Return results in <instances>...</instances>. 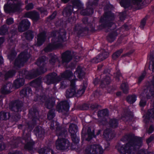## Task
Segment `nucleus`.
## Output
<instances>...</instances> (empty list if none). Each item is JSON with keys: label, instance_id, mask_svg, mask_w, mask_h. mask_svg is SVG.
<instances>
[{"label": "nucleus", "instance_id": "obj_28", "mask_svg": "<svg viewBox=\"0 0 154 154\" xmlns=\"http://www.w3.org/2000/svg\"><path fill=\"white\" fill-rule=\"evenodd\" d=\"M9 44L12 47L8 56L9 59L12 60L15 57L17 54V53L14 49V48L16 46V45L15 42L13 41H11Z\"/></svg>", "mask_w": 154, "mask_h": 154}, {"label": "nucleus", "instance_id": "obj_30", "mask_svg": "<svg viewBox=\"0 0 154 154\" xmlns=\"http://www.w3.org/2000/svg\"><path fill=\"white\" fill-rule=\"evenodd\" d=\"M46 32L44 31L38 34L37 43L38 45H41L44 42L46 38Z\"/></svg>", "mask_w": 154, "mask_h": 154}, {"label": "nucleus", "instance_id": "obj_61", "mask_svg": "<svg viewBox=\"0 0 154 154\" xmlns=\"http://www.w3.org/2000/svg\"><path fill=\"white\" fill-rule=\"evenodd\" d=\"M99 57H101L103 59L102 61L108 57L109 56V53L106 52L104 51L99 54Z\"/></svg>", "mask_w": 154, "mask_h": 154}, {"label": "nucleus", "instance_id": "obj_16", "mask_svg": "<svg viewBox=\"0 0 154 154\" xmlns=\"http://www.w3.org/2000/svg\"><path fill=\"white\" fill-rule=\"evenodd\" d=\"M76 79H73L70 81V87L66 91V96L67 98H69L75 96L76 86L75 85Z\"/></svg>", "mask_w": 154, "mask_h": 154}, {"label": "nucleus", "instance_id": "obj_32", "mask_svg": "<svg viewBox=\"0 0 154 154\" xmlns=\"http://www.w3.org/2000/svg\"><path fill=\"white\" fill-rule=\"evenodd\" d=\"M143 0H132L133 5L131 8H133L135 10H138L142 8Z\"/></svg>", "mask_w": 154, "mask_h": 154}, {"label": "nucleus", "instance_id": "obj_15", "mask_svg": "<svg viewBox=\"0 0 154 154\" xmlns=\"http://www.w3.org/2000/svg\"><path fill=\"white\" fill-rule=\"evenodd\" d=\"M45 79V82L48 85L56 83L61 81L60 76H57V74L55 72L49 73L46 75Z\"/></svg>", "mask_w": 154, "mask_h": 154}, {"label": "nucleus", "instance_id": "obj_55", "mask_svg": "<svg viewBox=\"0 0 154 154\" xmlns=\"http://www.w3.org/2000/svg\"><path fill=\"white\" fill-rule=\"evenodd\" d=\"M48 98L45 95H43L42 96H37L36 101H38L41 103H45L48 100Z\"/></svg>", "mask_w": 154, "mask_h": 154}, {"label": "nucleus", "instance_id": "obj_41", "mask_svg": "<svg viewBox=\"0 0 154 154\" xmlns=\"http://www.w3.org/2000/svg\"><path fill=\"white\" fill-rule=\"evenodd\" d=\"M118 120L115 119H111L109 121V126L112 128H116L118 127Z\"/></svg>", "mask_w": 154, "mask_h": 154}, {"label": "nucleus", "instance_id": "obj_17", "mask_svg": "<svg viewBox=\"0 0 154 154\" xmlns=\"http://www.w3.org/2000/svg\"><path fill=\"white\" fill-rule=\"evenodd\" d=\"M24 17L31 19L34 23L37 22L40 19L39 13L34 11L26 13L24 15Z\"/></svg>", "mask_w": 154, "mask_h": 154}, {"label": "nucleus", "instance_id": "obj_53", "mask_svg": "<svg viewBox=\"0 0 154 154\" xmlns=\"http://www.w3.org/2000/svg\"><path fill=\"white\" fill-rule=\"evenodd\" d=\"M123 50L122 49H121L115 52L112 55V59L114 60L116 59L123 52Z\"/></svg>", "mask_w": 154, "mask_h": 154}, {"label": "nucleus", "instance_id": "obj_58", "mask_svg": "<svg viewBox=\"0 0 154 154\" xmlns=\"http://www.w3.org/2000/svg\"><path fill=\"white\" fill-rule=\"evenodd\" d=\"M3 139L2 136L0 135V151L4 149L6 147L5 143L2 142Z\"/></svg>", "mask_w": 154, "mask_h": 154}, {"label": "nucleus", "instance_id": "obj_9", "mask_svg": "<svg viewBox=\"0 0 154 154\" xmlns=\"http://www.w3.org/2000/svg\"><path fill=\"white\" fill-rule=\"evenodd\" d=\"M85 151L86 154H102L103 150L99 145L94 144L88 145Z\"/></svg>", "mask_w": 154, "mask_h": 154}, {"label": "nucleus", "instance_id": "obj_63", "mask_svg": "<svg viewBox=\"0 0 154 154\" xmlns=\"http://www.w3.org/2000/svg\"><path fill=\"white\" fill-rule=\"evenodd\" d=\"M150 59V64L152 66V72H154V57L151 55Z\"/></svg>", "mask_w": 154, "mask_h": 154}, {"label": "nucleus", "instance_id": "obj_18", "mask_svg": "<svg viewBox=\"0 0 154 154\" xmlns=\"http://www.w3.org/2000/svg\"><path fill=\"white\" fill-rule=\"evenodd\" d=\"M46 58L45 56H42L38 58L36 62V63L39 68V70L42 73H44L46 71L45 66L46 63Z\"/></svg>", "mask_w": 154, "mask_h": 154}, {"label": "nucleus", "instance_id": "obj_54", "mask_svg": "<svg viewBox=\"0 0 154 154\" xmlns=\"http://www.w3.org/2000/svg\"><path fill=\"white\" fill-rule=\"evenodd\" d=\"M121 88L124 93L127 94L128 90V86L127 82L122 83L121 86Z\"/></svg>", "mask_w": 154, "mask_h": 154}, {"label": "nucleus", "instance_id": "obj_43", "mask_svg": "<svg viewBox=\"0 0 154 154\" xmlns=\"http://www.w3.org/2000/svg\"><path fill=\"white\" fill-rule=\"evenodd\" d=\"M103 135L104 136V137L106 139V140H109L112 138L111 131L109 128L106 129L104 130Z\"/></svg>", "mask_w": 154, "mask_h": 154}, {"label": "nucleus", "instance_id": "obj_29", "mask_svg": "<svg viewBox=\"0 0 154 154\" xmlns=\"http://www.w3.org/2000/svg\"><path fill=\"white\" fill-rule=\"evenodd\" d=\"M21 78H20L16 79L14 83V86L15 88H18L23 86L24 83V77L22 76H19Z\"/></svg>", "mask_w": 154, "mask_h": 154}, {"label": "nucleus", "instance_id": "obj_6", "mask_svg": "<svg viewBox=\"0 0 154 154\" xmlns=\"http://www.w3.org/2000/svg\"><path fill=\"white\" fill-rule=\"evenodd\" d=\"M65 137H59L56 140L55 145L56 148L59 150H65L69 147L70 143L68 140L64 138L65 137Z\"/></svg>", "mask_w": 154, "mask_h": 154}, {"label": "nucleus", "instance_id": "obj_31", "mask_svg": "<svg viewBox=\"0 0 154 154\" xmlns=\"http://www.w3.org/2000/svg\"><path fill=\"white\" fill-rule=\"evenodd\" d=\"M120 32L119 30H117L109 34L107 37L108 41L111 42H113L115 40L116 37L120 33Z\"/></svg>", "mask_w": 154, "mask_h": 154}, {"label": "nucleus", "instance_id": "obj_20", "mask_svg": "<svg viewBox=\"0 0 154 154\" xmlns=\"http://www.w3.org/2000/svg\"><path fill=\"white\" fill-rule=\"evenodd\" d=\"M69 108V104L66 100L60 102L57 106L56 109L59 112H61L63 110L67 111Z\"/></svg>", "mask_w": 154, "mask_h": 154}, {"label": "nucleus", "instance_id": "obj_59", "mask_svg": "<svg viewBox=\"0 0 154 154\" xmlns=\"http://www.w3.org/2000/svg\"><path fill=\"white\" fill-rule=\"evenodd\" d=\"M99 0H94L92 2H89L88 3V7H91L93 8L97 6L98 5Z\"/></svg>", "mask_w": 154, "mask_h": 154}, {"label": "nucleus", "instance_id": "obj_38", "mask_svg": "<svg viewBox=\"0 0 154 154\" xmlns=\"http://www.w3.org/2000/svg\"><path fill=\"white\" fill-rule=\"evenodd\" d=\"M111 82V79L110 77L108 76H106L101 81L100 86L103 88L106 85L110 84Z\"/></svg>", "mask_w": 154, "mask_h": 154}, {"label": "nucleus", "instance_id": "obj_13", "mask_svg": "<svg viewBox=\"0 0 154 154\" xmlns=\"http://www.w3.org/2000/svg\"><path fill=\"white\" fill-rule=\"evenodd\" d=\"M39 70V69H38L33 70L31 72H29L27 74V71L25 70L20 71L19 72V76H23L29 79H34L40 74L43 73Z\"/></svg>", "mask_w": 154, "mask_h": 154}, {"label": "nucleus", "instance_id": "obj_36", "mask_svg": "<svg viewBox=\"0 0 154 154\" xmlns=\"http://www.w3.org/2000/svg\"><path fill=\"white\" fill-rule=\"evenodd\" d=\"M133 117V114L131 112L128 111L125 112L123 116L122 117L123 120L128 121L131 120Z\"/></svg>", "mask_w": 154, "mask_h": 154}, {"label": "nucleus", "instance_id": "obj_27", "mask_svg": "<svg viewBox=\"0 0 154 154\" xmlns=\"http://www.w3.org/2000/svg\"><path fill=\"white\" fill-rule=\"evenodd\" d=\"M32 91L30 86L26 87L23 88L20 91V96L23 97H24L29 96L31 94Z\"/></svg>", "mask_w": 154, "mask_h": 154}, {"label": "nucleus", "instance_id": "obj_12", "mask_svg": "<svg viewBox=\"0 0 154 154\" xmlns=\"http://www.w3.org/2000/svg\"><path fill=\"white\" fill-rule=\"evenodd\" d=\"M143 94L147 99L154 95V75L150 84L143 90Z\"/></svg>", "mask_w": 154, "mask_h": 154}, {"label": "nucleus", "instance_id": "obj_33", "mask_svg": "<svg viewBox=\"0 0 154 154\" xmlns=\"http://www.w3.org/2000/svg\"><path fill=\"white\" fill-rule=\"evenodd\" d=\"M74 74V75H76L79 79H82L84 76L85 73L82 67L79 66L76 68Z\"/></svg>", "mask_w": 154, "mask_h": 154}, {"label": "nucleus", "instance_id": "obj_50", "mask_svg": "<svg viewBox=\"0 0 154 154\" xmlns=\"http://www.w3.org/2000/svg\"><path fill=\"white\" fill-rule=\"evenodd\" d=\"M136 100V96L135 95H129L126 98L127 101L130 104L134 103Z\"/></svg>", "mask_w": 154, "mask_h": 154}, {"label": "nucleus", "instance_id": "obj_62", "mask_svg": "<svg viewBox=\"0 0 154 154\" xmlns=\"http://www.w3.org/2000/svg\"><path fill=\"white\" fill-rule=\"evenodd\" d=\"M103 59L101 57H99V55L96 57L93 58L91 60L93 63H98L101 61Z\"/></svg>", "mask_w": 154, "mask_h": 154}, {"label": "nucleus", "instance_id": "obj_64", "mask_svg": "<svg viewBox=\"0 0 154 154\" xmlns=\"http://www.w3.org/2000/svg\"><path fill=\"white\" fill-rule=\"evenodd\" d=\"M114 75L116 80L118 81H119L120 80V78L122 76L120 72L119 71H118L116 73H114Z\"/></svg>", "mask_w": 154, "mask_h": 154}, {"label": "nucleus", "instance_id": "obj_46", "mask_svg": "<svg viewBox=\"0 0 154 154\" xmlns=\"http://www.w3.org/2000/svg\"><path fill=\"white\" fill-rule=\"evenodd\" d=\"M31 85L35 87L38 88L40 86L41 84V79L38 77L34 80H33L31 82Z\"/></svg>", "mask_w": 154, "mask_h": 154}, {"label": "nucleus", "instance_id": "obj_51", "mask_svg": "<svg viewBox=\"0 0 154 154\" xmlns=\"http://www.w3.org/2000/svg\"><path fill=\"white\" fill-rule=\"evenodd\" d=\"M8 29L7 26L4 25L0 27V35H3L7 33Z\"/></svg>", "mask_w": 154, "mask_h": 154}, {"label": "nucleus", "instance_id": "obj_44", "mask_svg": "<svg viewBox=\"0 0 154 154\" xmlns=\"http://www.w3.org/2000/svg\"><path fill=\"white\" fill-rule=\"evenodd\" d=\"M26 38L28 40H31L34 36V32L31 30H28L24 33Z\"/></svg>", "mask_w": 154, "mask_h": 154}, {"label": "nucleus", "instance_id": "obj_57", "mask_svg": "<svg viewBox=\"0 0 154 154\" xmlns=\"http://www.w3.org/2000/svg\"><path fill=\"white\" fill-rule=\"evenodd\" d=\"M15 73L14 70H10L6 73L5 75V80L7 79L8 78L12 77Z\"/></svg>", "mask_w": 154, "mask_h": 154}, {"label": "nucleus", "instance_id": "obj_1", "mask_svg": "<svg viewBox=\"0 0 154 154\" xmlns=\"http://www.w3.org/2000/svg\"><path fill=\"white\" fill-rule=\"evenodd\" d=\"M121 140L128 142L122 145L119 149L120 154H130L135 153L139 149L142 144V139L135 137L132 134H126L121 139Z\"/></svg>", "mask_w": 154, "mask_h": 154}, {"label": "nucleus", "instance_id": "obj_5", "mask_svg": "<svg viewBox=\"0 0 154 154\" xmlns=\"http://www.w3.org/2000/svg\"><path fill=\"white\" fill-rule=\"evenodd\" d=\"M23 5L20 1L18 2L17 3L13 2L11 3L8 1L7 5H5L4 6L5 11L8 12L20 13L22 11L21 7Z\"/></svg>", "mask_w": 154, "mask_h": 154}, {"label": "nucleus", "instance_id": "obj_2", "mask_svg": "<svg viewBox=\"0 0 154 154\" xmlns=\"http://www.w3.org/2000/svg\"><path fill=\"white\" fill-rule=\"evenodd\" d=\"M66 32L63 29L60 30L59 32L54 31L51 34V36L53 37L52 42L49 44L44 49L46 52H50L61 45V42L66 40Z\"/></svg>", "mask_w": 154, "mask_h": 154}, {"label": "nucleus", "instance_id": "obj_25", "mask_svg": "<svg viewBox=\"0 0 154 154\" xmlns=\"http://www.w3.org/2000/svg\"><path fill=\"white\" fill-rule=\"evenodd\" d=\"M73 7L71 5H69L65 7L63 9L62 14L65 17L70 16L73 11Z\"/></svg>", "mask_w": 154, "mask_h": 154}, {"label": "nucleus", "instance_id": "obj_60", "mask_svg": "<svg viewBox=\"0 0 154 154\" xmlns=\"http://www.w3.org/2000/svg\"><path fill=\"white\" fill-rule=\"evenodd\" d=\"M71 137L72 141L75 143H78L79 141V139L78 137H77L76 134L70 135Z\"/></svg>", "mask_w": 154, "mask_h": 154}, {"label": "nucleus", "instance_id": "obj_14", "mask_svg": "<svg viewBox=\"0 0 154 154\" xmlns=\"http://www.w3.org/2000/svg\"><path fill=\"white\" fill-rule=\"evenodd\" d=\"M24 132H23V139L24 140V143H26L25 145L24 148L28 150H32L33 149V146L35 142L32 140H31L30 135L29 133L26 134L24 135Z\"/></svg>", "mask_w": 154, "mask_h": 154}, {"label": "nucleus", "instance_id": "obj_10", "mask_svg": "<svg viewBox=\"0 0 154 154\" xmlns=\"http://www.w3.org/2000/svg\"><path fill=\"white\" fill-rule=\"evenodd\" d=\"M23 104L19 100H15L11 101L9 104V109L12 111L18 113L23 109Z\"/></svg>", "mask_w": 154, "mask_h": 154}, {"label": "nucleus", "instance_id": "obj_7", "mask_svg": "<svg viewBox=\"0 0 154 154\" xmlns=\"http://www.w3.org/2000/svg\"><path fill=\"white\" fill-rule=\"evenodd\" d=\"M54 128L56 129L55 132L58 137H65L67 134V130L66 128L60 127L59 124L57 121H52L50 125V128L52 130Z\"/></svg>", "mask_w": 154, "mask_h": 154}, {"label": "nucleus", "instance_id": "obj_24", "mask_svg": "<svg viewBox=\"0 0 154 154\" xmlns=\"http://www.w3.org/2000/svg\"><path fill=\"white\" fill-rule=\"evenodd\" d=\"M23 141H24V140L23 139V137L22 138L19 137H14L11 143V147L14 148L17 147L19 143H24V142Z\"/></svg>", "mask_w": 154, "mask_h": 154}, {"label": "nucleus", "instance_id": "obj_21", "mask_svg": "<svg viewBox=\"0 0 154 154\" xmlns=\"http://www.w3.org/2000/svg\"><path fill=\"white\" fill-rule=\"evenodd\" d=\"M12 84L10 82H8L4 85L1 88V92L3 94H7L11 92V90L13 87Z\"/></svg>", "mask_w": 154, "mask_h": 154}, {"label": "nucleus", "instance_id": "obj_22", "mask_svg": "<svg viewBox=\"0 0 154 154\" xmlns=\"http://www.w3.org/2000/svg\"><path fill=\"white\" fill-rule=\"evenodd\" d=\"M61 58L63 63H68L72 59V56L71 52L69 51H66L62 54Z\"/></svg>", "mask_w": 154, "mask_h": 154}, {"label": "nucleus", "instance_id": "obj_45", "mask_svg": "<svg viewBox=\"0 0 154 154\" xmlns=\"http://www.w3.org/2000/svg\"><path fill=\"white\" fill-rule=\"evenodd\" d=\"M108 115V111L106 109L99 111L98 112V116L100 118H104L106 116Z\"/></svg>", "mask_w": 154, "mask_h": 154}, {"label": "nucleus", "instance_id": "obj_34", "mask_svg": "<svg viewBox=\"0 0 154 154\" xmlns=\"http://www.w3.org/2000/svg\"><path fill=\"white\" fill-rule=\"evenodd\" d=\"M49 63L51 65H55V63L57 62L60 63V61L59 60L58 57L54 54H50L49 55Z\"/></svg>", "mask_w": 154, "mask_h": 154}, {"label": "nucleus", "instance_id": "obj_39", "mask_svg": "<svg viewBox=\"0 0 154 154\" xmlns=\"http://www.w3.org/2000/svg\"><path fill=\"white\" fill-rule=\"evenodd\" d=\"M73 74L72 72L69 70H67L61 74L60 75L61 78L67 79L70 78L72 76Z\"/></svg>", "mask_w": 154, "mask_h": 154}, {"label": "nucleus", "instance_id": "obj_8", "mask_svg": "<svg viewBox=\"0 0 154 154\" xmlns=\"http://www.w3.org/2000/svg\"><path fill=\"white\" fill-rule=\"evenodd\" d=\"M30 57L29 54L26 51L22 52L15 60L14 65L18 67L23 66L24 63L28 60Z\"/></svg>", "mask_w": 154, "mask_h": 154}, {"label": "nucleus", "instance_id": "obj_47", "mask_svg": "<svg viewBox=\"0 0 154 154\" xmlns=\"http://www.w3.org/2000/svg\"><path fill=\"white\" fill-rule=\"evenodd\" d=\"M10 113L9 112H5L4 111L0 112V120H6L10 117Z\"/></svg>", "mask_w": 154, "mask_h": 154}, {"label": "nucleus", "instance_id": "obj_19", "mask_svg": "<svg viewBox=\"0 0 154 154\" xmlns=\"http://www.w3.org/2000/svg\"><path fill=\"white\" fill-rule=\"evenodd\" d=\"M30 23L27 19L22 20L19 23L18 28L19 32H23L28 30L30 27Z\"/></svg>", "mask_w": 154, "mask_h": 154}, {"label": "nucleus", "instance_id": "obj_35", "mask_svg": "<svg viewBox=\"0 0 154 154\" xmlns=\"http://www.w3.org/2000/svg\"><path fill=\"white\" fill-rule=\"evenodd\" d=\"M93 13V8L91 7H88V5L87 8L85 9H82L80 12L81 14L84 16L89 15Z\"/></svg>", "mask_w": 154, "mask_h": 154}, {"label": "nucleus", "instance_id": "obj_42", "mask_svg": "<svg viewBox=\"0 0 154 154\" xmlns=\"http://www.w3.org/2000/svg\"><path fill=\"white\" fill-rule=\"evenodd\" d=\"M121 5L125 8H127L130 7L131 8L132 5H131V0H121L120 2Z\"/></svg>", "mask_w": 154, "mask_h": 154}, {"label": "nucleus", "instance_id": "obj_40", "mask_svg": "<svg viewBox=\"0 0 154 154\" xmlns=\"http://www.w3.org/2000/svg\"><path fill=\"white\" fill-rule=\"evenodd\" d=\"M40 154H54L53 151L49 148L45 147L39 150Z\"/></svg>", "mask_w": 154, "mask_h": 154}, {"label": "nucleus", "instance_id": "obj_23", "mask_svg": "<svg viewBox=\"0 0 154 154\" xmlns=\"http://www.w3.org/2000/svg\"><path fill=\"white\" fill-rule=\"evenodd\" d=\"M74 31L79 35H80L83 33L87 34L88 33L89 29L86 27L83 28L81 25L78 24H76L74 28Z\"/></svg>", "mask_w": 154, "mask_h": 154}, {"label": "nucleus", "instance_id": "obj_37", "mask_svg": "<svg viewBox=\"0 0 154 154\" xmlns=\"http://www.w3.org/2000/svg\"><path fill=\"white\" fill-rule=\"evenodd\" d=\"M78 127L76 125L73 123L69 125V132L70 135L76 134L78 131Z\"/></svg>", "mask_w": 154, "mask_h": 154}, {"label": "nucleus", "instance_id": "obj_49", "mask_svg": "<svg viewBox=\"0 0 154 154\" xmlns=\"http://www.w3.org/2000/svg\"><path fill=\"white\" fill-rule=\"evenodd\" d=\"M86 88V86L84 85L81 88L79 89L76 92L75 91V96L77 97L81 96L85 92Z\"/></svg>", "mask_w": 154, "mask_h": 154}, {"label": "nucleus", "instance_id": "obj_56", "mask_svg": "<svg viewBox=\"0 0 154 154\" xmlns=\"http://www.w3.org/2000/svg\"><path fill=\"white\" fill-rule=\"evenodd\" d=\"M55 110L52 109L49 111L47 115V118L49 120L52 119L55 116Z\"/></svg>", "mask_w": 154, "mask_h": 154}, {"label": "nucleus", "instance_id": "obj_4", "mask_svg": "<svg viewBox=\"0 0 154 154\" xmlns=\"http://www.w3.org/2000/svg\"><path fill=\"white\" fill-rule=\"evenodd\" d=\"M29 117L31 120L27 123L28 128L31 131L32 129L37 121H39L38 112V110L35 107H32L29 110L28 114Z\"/></svg>", "mask_w": 154, "mask_h": 154}, {"label": "nucleus", "instance_id": "obj_52", "mask_svg": "<svg viewBox=\"0 0 154 154\" xmlns=\"http://www.w3.org/2000/svg\"><path fill=\"white\" fill-rule=\"evenodd\" d=\"M72 5L78 9L83 8L82 5L79 0H74L72 2Z\"/></svg>", "mask_w": 154, "mask_h": 154}, {"label": "nucleus", "instance_id": "obj_48", "mask_svg": "<svg viewBox=\"0 0 154 154\" xmlns=\"http://www.w3.org/2000/svg\"><path fill=\"white\" fill-rule=\"evenodd\" d=\"M55 104V102L51 99H48L45 103V106L48 109L52 108Z\"/></svg>", "mask_w": 154, "mask_h": 154}, {"label": "nucleus", "instance_id": "obj_11", "mask_svg": "<svg viewBox=\"0 0 154 154\" xmlns=\"http://www.w3.org/2000/svg\"><path fill=\"white\" fill-rule=\"evenodd\" d=\"M94 128L90 127L87 128H83L82 132V138L85 140L90 141L93 137H95L96 135L94 134Z\"/></svg>", "mask_w": 154, "mask_h": 154}, {"label": "nucleus", "instance_id": "obj_3", "mask_svg": "<svg viewBox=\"0 0 154 154\" xmlns=\"http://www.w3.org/2000/svg\"><path fill=\"white\" fill-rule=\"evenodd\" d=\"M114 14L111 11L105 12L103 16L100 17V22L102 23L98 26L99 29H104L105 32H107L116 28L113 21L115 18Z\"/></svg>", "mask_w": 154, "mask_h": 154}, {"label": "nucleus", "instance_id": "obj_26", "mask_svg": "<svg viewBox=\"0 0 154 154\" xmlns=\"http://www.w3.org/2000/svg\"><path fill=\"white\" fill-rule=\"evenodd\" d=\"M34 131L37 137L41 138L44 137L45 131L41 127L38 126L36 127Z\"/></svg>", "mask_w": 154, "mask_h": 154}]
</instances>
